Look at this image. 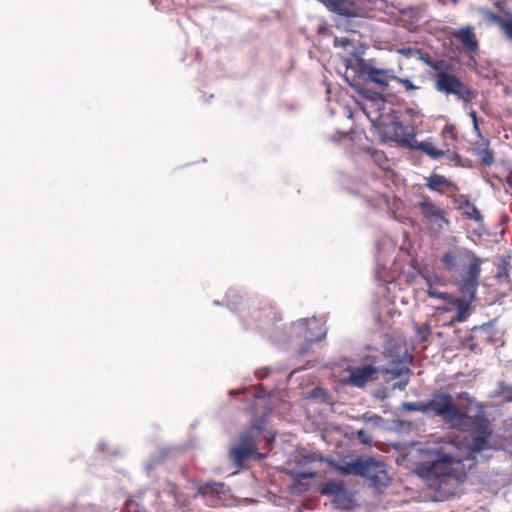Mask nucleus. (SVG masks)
I'll return each instance as SVG.
<instances>
[{
	"mask_svg": "<svg viewBox=\"0 0 512 512\" xmlns=\"http://www.w3.org/2000/svg\"><path fill=\"white\" fill-rule=\"evenodd\" d=\"M400 142L412 149L420 151L424 154H426L429 158L436 160L442 157H448L451 161H458L460 159V156L457 153H451L450 149H444V148H437L434 144V141L432 138H428L424 141H418L416 139V136L411 133H406L401 138Z\"/></svg>",
	"mask_w": 512,
	"mask_h": 512,
	"instance_id": "obj_8",
	"label": "nucleus"
},
{
	"mask_svg": "<svg viewBox=\"0 0 512 512\" xmlns=\"http://www.w3.org/2000/svg\"><path fill=\"white\" fill-rule=\"evenodd\" d=\"M168 493L173 496L175 503L181 507L185 505V501L182 500V495L179 493L178 486L174 483H168Z\"/></svg>",
	"mask_w": 512,
	"mask_h": 512,
	"instance_id": "obj_23",
	"label": "nucleus"
},
{
	"mask_svg": "<svg viewBox=\"0 0 512 512\" xmlns=\"http://www.w3.org/2000/svg\"><path fill=\"white\" fill-rule=\"evenodd\" d=\"M451 37L461 43L463 50L467 53H477L479 43L474 32V28L470 25L453 30Z\"/></svg>",
	"mask_w": 512,
	"mask_h": 512,
	"instance_id": "obj_12",
	"label": "nucleus"
},
{
	"mask_svg": "<svg viewBox=\"0 0 512 512\" xmlns=\"http://www.w3.org/2000/svg\"><path fill=\"white\" fill-rule=\"evenodd\" d=\"M333 45L336 48H346L351 45V41L346 37H335Z\"/></svg>",
	"mask_w": 512,
	"mask_h": 512,
	"instance_id": "obj_29",
	"label": "nucleus"
},
{
	"mask_svg": "<svg viewBox=\"0 0 512 512\" xmlns=\"http://www.w3.org/2000/svg\"><path fill=\"white\" fill-rule=\"evenodd\" d=\"M372 157L374 161L382 168H385V165L388 163V159L382 151H374Z\"/></svg>",
	"mask_w": 512,
	"mask_h": 512,
	"instance_id": "obj_26",
	"label": "nucleus"
},
{
	"mask_svg": "<svg viewBox=\"0 0 512 512\" xmlns=\"http://www.w3.org/2000/svg\"><path fill=\"white\" fill-rule=\"evenodd\" d=\"M451 65L448 61L440 59L439 63L433 66V80L435 89L446 95H454L465 103L471 102L477 97V92L470 89L456 75L450 72Z\"/></svg>",
	"mask_w": 512,
	"mask_h": 512,
	"instance_id": "obj_5",
	"label": "nucleus"
},
{
	"mask_svg": "<svg viewBox=\"0 0 512 512\" xmlns=\"http://www.w3.org/2000/svg\"><path fill=\"white\" fill-rule=\"evenodd\" d=\"M501 32L507 40L512 42V13H509L507 20L503 23Z\"/></svg>",
	"mask_w": 512,
	"mask_h": 512,
	"instance_id": "obj_25",
	"label": "nucleus"
},
{
	"mask_svg": "<svg viewBox=\"0 0 512 512\" xmlns=\"http://www.w3.org/2000/svg\"><path fill=\"white\" fill-rule=\"evenodd\" d=\"M344 489V483L339 481H328L320 488V494L332 496L333 498Z\"/></svg>",
	"mask_w": 512,
	"mask_h": 512,
	"instance_id": "obj_19",
	"label": "nucleus"
},
{
	"mask_svg": "<svg viewBox=\"0 0 512 512\" xmlns=\"http://www.w3.org/2000/svg\"><path fill=\"white\" fill-rule=\"evenodd\" d=\"M456 404L449 393H437L426 402H405L406 411L431 413L444 422L472 436L470 450L481 452L488 448L493 430L485 406L467 392L457 394Z\"/></svg>",
	"mask_w": 512,
	"mask_h": 512,
	"instance_id": "obj_1",
	"label": "nucleus"
},
{
	"mask_svg": "<svg viewBox=\"0 0 512 512\" xmlns=\"http://www.w3.org/2000/svg\"><path fill=\"white\" fill-rule=\"evenodd\" d=\"M473 332H474L473 337H475V336H477V333H479L480 335L486 334L487 330L484 328H480V329H474Z\"/></svg>",
	"mask_w": 512,
	"mask_h": 512,
	"instance_id": "obj_37",
	"label": "nucleus"
},
{
	"mask_svg": "<svg viewBox=\"0 0 512 512\" xmlns=\"http://www.w3.org/2000/svg\"><path fill=\"white\" fill-rule=\"evenodd\" d=\"M417 208L431 229L441 231L445 226H448L449 220L446 217L445 210L437 206L430 197L422 195L417 203Z\"/></svg>",
	"mask_w": 512,
	"mask_h": 512,
	"instance_id": "obj_9",
	"label": "nucleus"
},
{
	"mask_svg": "<svg viewBox=\"0 0 512 512\" xmlns=\"http://www.w3.org/2000/svg\"><path fill=\"white\" fill-rule=\"evenodd\" d=\"M377 372L378 369L373 365L353 368L350 372L348 382L354 386L363 387L368 381L373 379V376Z\"/></svg>",
	"mask_w": 512,
	"mask_h": 512,
	"instance_id": "obj_13",
	"label": "nucleus"
},
{
	"mask_svg": "<svg viewBox=\"0 0 512 512\" xmlns=\"http://www.w3.org/2000/svg\"><path fill=\"white\" fill-rule=\"evenodd\" d=\"M432 278V282H433V286H436V285H441L443 286L445 283L440 279L438 278L437 276H434V277H431Z\"/></svg>",
	"mask_w": 512,
	"mask_h": 512,
	"instance_id": "obj_36",
	"label": "nucleus"
},
{
	"mask_svg": "<svg viewBox=\"0 0 512 512\" xmlns=\"http://www.w3.org/2000/svg\"><path fill=\"white\" fill-rule=\"evenodd\" d=\"M503 4L504 3L500 1L495 2V5L497 6L500 12H503V15H497L491 11L484 12L485 19L488 20L489 22L496 24L501 31L503 29V23H505L509 15V12H505Z\"/></svg>",
	"mask_w": 512,
	"mask_h": 512,
	"instance_id": "obj_18",
	"label": "nucleus"
},
{
	"mask_svg": "<svg viewBox=\"0 0 512 512\" xmlns=\"http://www.w3.org/2000/svg\"><path fill=\"white\" fill-rule=\"evenodd\" d=\"M361 73L371 82L377 84L383 89L388 87V79H391L390 71L386 69H379L369 65H364Z\"/></svg>",
	"mask_w": 512,
	"mask_h": 512,
	"instance_id": "obj_14",
	"label": "nucleus"
},
{
	"mask_svg": "<svg viewBox=\"0 0 512 512\" xmlns=\"http://www.w3.org/2000/svg\"><path fill=\"white\" fill-rule=\"evenodd\" d=\"M421 341H427L428 336L431 334V327L429 324H424L417 329Z\"/></svg>",
	"mask_w": 512,
	"mask_h": 512,
	"instance_id": "obj_27",
	"label": "nucleus"
},
{
	"mask_svg": "<svg viewBox=\"0 0 512 512\" xmlns=\"http://www.w3.org/2000/svg\"><path fill=\"white\" fill-rule=\"evenodd\" d=\"M423 62L428 65L432 70L435 63H439L440 59L433 60L429 55H426V57H422Z\"/></svg>",
	"mask_w": 512,
	"mask_h": 512,
	"instance_id": "obj_34",
	"label": "nucleus"
},
{
	"mask_svg": "<svg viewBox=\"0 0 512 512\" xmlns=\"http://www.w3.org/2000/svg\"><path fill=\"white\" fill-rule=\"evenodd\" d=\"M423 477L431 490L445 498L455 494L466 472L462 459L439 452L436 460L423 470Z\"/></svg>",
	"mask_w": 512,
	"mask_h": 512,
	"instance_id": "obj_3",
	"label": "nucleus"
},
{
	"mask_svg": "<svg viewBox=\"0 0 512 512\" xmlns=\"http://www.w3.org/2000/svg\"><path fill=\"white\" fill-rule=\"evenodd\" d=\"M327 464L329 467L336 470L341 475H355L359 476L361 473V459H357L353 462H337L335 460H327Z\"/></svg>",
	"mask_w": 512,
	"mask_h": 512,
	"instance_id": "obj_15",
	"label": "nucleus"
},
{
	"mask_svg": "<svg viewBox=\"0 0 512 512\" xmlns=\"http://www.w3.org/2000/svg\"><path fill=\"white\" fill-rule=\"evenodd\" d=\"M469 116L473 122L474 130L477 131V133H479L480 129H479V125H478L477 113L474 110H472L469 112Z\"/></svg>",
	"mask_w": 512,
	"mask_h": 512,
	"instance_id": "obj_33",
	"label": "nucleus"
},
{
	"mask_svg": "<svg viewBox=\"0 0 512 512\" xmlns=\"http://www.w3.org/2000/svg\"><path fill=\"white\" fill-rule=\"evenodd\" d=\"M391 79L396 81L400 85H402L407 92H412V91L420 89L419 86H416L415 84H413V82L411 80H409L408 78H401V77H398V76H391Z\"/></svg>",
	"mask_w": 512,
	"mask_h": 512,
	"instance_id": "obj_24",
	"label": "nucleus"
},
{
	"mask_svg": "<svg viewBox=\"0 0 512 512\" xmlns=\"http://www.w3.org/2000/svg\"><path fill=\"white\" fill-rule=\"evenodd\" d=\"M400 142L412 149L420 151L424 154H426L429 158L436 160L442 157H448L451 161H458L460 159V156L457 153H451L450 149H444V148H437L434 144V141L432 138H428L424 141H418L416 139V136L411 133H406L401 138Z\"/></svg>",
	"mask_w": 512,
	"mask_h": 512,
	"instance_id": "obj_7",
	"label": "nucleus"
},
{
	"mask_svg": "<svg viewBox=\"0 0 512 512\" xmlns=\"http://www.w3.org/2000/svg\"><path fill=\"white\" fill-rule=\"evenodd\" d=\"M313 477H314V473L313 472L298 473L297 474V478L298 479H310V478H313Z\"/></svg>",
	"mask_w": 512,
	"mask_h": 512,
	"instance_id": "obj_35",
	"label": "nucleus"
},
{
	"mask_svg": "<svg viewBox=\"0 0 512 512\" xmlns=\"http://www.w3.org/2000/svg\"><path fill=\"white\" fill-rule=\"evenodd\" d=\"M357 437L360 440V442L363 444H370V442H371L370 435L363 429H361L357 432Z\"/></svg>",
	"mask_w": 512,
	"mask_h": 512,
	"instance_id": "obj_31",
	"label": "nucleus"
},
{
	"mask_svg": "<svg viewBox=\"0 0 512 512\" xmlns=\"http://www.w3.org/2000/svg\"><path fill=\"white\" fill-rule=\"evenodd\" d=\"M349 30L352 32H356V30L354 28H349Z\"/></svg>",
	"mask_w": 512,
	"mask_h": 512,
	"instance_id": "obj_40",
	"label": "nucleus"
},
{
	"mask_svg": "<svg viewBox=\"0 0 512 512\" xmlns=\"http://www.w3.org/2000/svg\"><path fill=\"white\" fill-rule=\"evenodd\" d=\"M322 339V336L316 337L315 340L320 341Z\"/></svg>",
	"mask_w": 512,
	"mask_h": 512,
	"instance_id": "obj_39",
	"label": "nucleus"
},
{
	"mask_svg": "<svg viewBox=\"0 0 512 512\" xmlns=\"http://www.w3.org/2000/svg\"><path fill=\"white\" fill-rule=\"evenodd\" d=\"M425 180V186L429 190L446 194L449 197H453L460 190L455 182L440 174L433 173L429 177H426Z\"/></svg>",
	"mask_w": 512,
	"mask_h": 512,
	"instance_id": "obj_11",
	"label": "nucleus"
},
{
	"mask_svg": "<svg viewBox=\"0 0 512 512\" xmlns=\"http://www.w3.org/2000/svg\"><path fill=\"white\" fill-rule=\"evenodd\" d=\"M395 130L400 129L403 130V125L400 122L395 123Z\"/></svg>",
	"mask_w": 512,
	"mask_h": 512,
	"instance_id": "obj_38",
	"label": "nucleus"
},
{
	"mask_svg": "<svg viewBox=\"0 0 512 512\" xmlns=\"http://www.w3.org/2000/svg\"><path fill=\"white\" fill-rule=\"evenodd\" d=\"M332 13L347 19L368 18L373 12L370 0H321Z\"/></svg>",
	"mask_w": 512,
	"mask_h": 512,
	"instance_id": "obj_6",
	"label": "nucleus"
},
{
	"mask_svg": "<svg viewBox=\"0 0 512 512\" xmlns=\"http://www.w3.org/2000/svg\"><path fill=\"white\" fill-rule=\"evenodd\" d=\"M384 373L387 374V375H391L392 378H396V377H399L402 374V369H400V368L385 369Z\"/></svg>",
	"mask_w": 512,
	"mask_h": 512,
	"instance_id": "obj_32",
	"label": "nucleus"
},
{
	"mask_svg": "<svg viewBox=\"0 0 512 512\" xmlns=\"http://www.w3.org/2000/svg\"><path fill=\"white\" fill-rule=\"evenodd\" d=\"M441 136L443 138L450 137L452 140H456V134L454 132V126L453 125H445L441 131Z\"/></svg>",
	"mask_w": 512,
	"mask_h": 512,
	"instance_id": "obj_28",
	"label": "nucleus"
},
{
	"mask_svg": "<svg viewBox=\"0 0 512 512\" xmlns=\"http://www.w3.org/2000/svg\"><path fill=\"white\" fill-rule=\"evenodd\" d=\"M326 396H327V394H326L325 390L320 387L314 388L310 393L311 398L322 399L323 401H325Z\"/></svg>",
	"mask_w": 512,
	"mask_h": 512,
	"instance_id": "obj_30",
	"label": "nucleus"
},
{
	"mask_svg": "<svg viewBox=\"0 0 512 512\" xmlns=\"http://www.w3.org/2000/svg\"><path fill=\"white\" fill-rule=\"evenodd\" d=\"M361 466L359 476L369 479L375 488H381L387 485L389 478L384 463L375 461L373 458L369 457L361 459Z\"/></svg>",
	"mask_w": 512,
	"mask_h": 512,
	"instance_id": "obj_10",
	"label": "nucleus"
},
{
	"mask_svg": "<svg viewBox=\"0 0 512 512\" xmlns=\"http://www.w3.org/2000/svg\"><path fill=\"white\" fill-rule=\"evenodd\" d=\"M459 209L463 211L464 216L471 220L480 222L483 219L478 208L464 195L460 196Z\"/></svg>",
	"mask_w": 512,
	"mask_h": 512,
	"instance_id": "obj_16",
	"label": "nucleus"
},
{
	"mask_svg": "<svg viewBox=\"0 0 512 512\" xmlns=\"http://www.w3.org/2000/svg\"><path fill=\"white\" fill-rule=\"evenodd\" d=\"M477 156L480 162L485 166H490L494 162L493 152L488 148L478 150Z\"/></svg>",
	"mask_w": 512,
	"mask_h": 512,
	"instance_id": "obj_22",
	"label": "nucleus"
},
{
	"mask_svg": "<svg viewBox=\"0 0 512 512\" xmlns=\"http://www.w3.org/2000/svg\"><path fill=\"white\" fill-rule=\"evenodd\" d=\"M468 302L461 301L457 306V313L454 316L453 320L456 322H463L468 314L469 305L472 300L468 298Z\"/></svg>",
	"mask_w": 512,
	"mask_h": 512,
	"instance_id": "obj_21",
	"label": "nucleus"
},
{
	"mask_svg": "<svg viewBox=\"0 0 512 512\" xmlns=\"http://www.w3.org/2000/svg\"><path fill=\"white\" fill-rule=\"evenodd\" d=\"M332 504L335 508L341 510H352L355 506V500L345 488L332 499Z\"/></svg>",
	"mask_w": 512,
	"mask_h": 512,
	"instance_id": "obj_17",
	"label": "nucleus"
},
{
	"mask_svg": "<svg viewBox=\"0 0 512 512\" xmlns=\"http://www.w3.org/2000/svg\"><path fill=\"white\" fill-rule=\"evenodd\" d=\"M426 283L428 286L427 294L429 297L443 300H447L449 298V294L447 292L440 291L436 286H433L431 277L426 278Z\"/></svg>",
	"mask_w": 512,
	"mask_h": 512,
	"instance_id": "obj_20",
	"label": "nucleus"
},
{
	"mask_svg": "<svg viewBox=\"0 0 512 512\" xmlns=\"http://www.w3.org/2000/svg\"><path fill=\"white\" fill-rule=\"evenodd\" d=\"M440 262L443 269L455 278L462 295L474 300L479 286L482 260L468 249H455L445 252Z\"/></svg>",
	"mask_w": 512,
	"mask_h": 512,
	"instance_id": "obj_2",
	"label": "nucleus"
},
{
	"mask_svg": "<svg viewBox=\"0 0 512 512\" xmlns=\"http://www.w3.org/2000/svg\"><path fill=\"white\" fill-rule=\"evenodd\" d=\"M269 413L270 411H267L261 417L253 419L249 427L240 434L238 444L230 450V458L235 466L242 467L243 463L251 457L262 458L258 453V444Z\"/></svg>",
	"mask_w": 512,
	"mask_h": 512,
	"instance_id": "obj_4",
	"label": "nucleus"
}]
</instances>
